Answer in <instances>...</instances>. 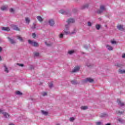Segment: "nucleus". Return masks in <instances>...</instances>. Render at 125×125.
<instances>
[{"instance_id": "nucleus-1", "label": "nucleus", "mask_w": 125, "mask_h": 125, "mask_svg": "<svg viewBox=\"0 0 125 125\" xmlns=\"http://www.w3.org/2000/svg\"><path fill=\"white\" fill-rule=\"evenodd\" d=\"M63 32L65 35H70L72 36V35H75V34H76V29H74L72 30V28L70 27V25L66 24Z\"/></svg>"}, {"instance_id": "nucleus-2", "label": "nucleus", "mask_w": 125, "mask_h": 125, "mask_svg": "<svg viewBox=\"0 0 125 125\" xmlns=\"http://www.w3.org/2000/svg\"><path fill=\"white\" fill-rule=\"evenodd\" d=\"M28 43L33 46H35V47H38L39 46V43L36 42L32 41L31 40H28Z\"/></svg>"}, {"instance_id": "nucleus-3", "label": "nucleus", "mask_w": 125, "mask_h": 125, "mask_svg": "<svg viewBox=\"0 0 125 125\" xmlns=\"http://www.w3.org/2000/svg\"><path fill=\"white\" fill-rule=\"evenodd\" d=\"M106 10V8L105 6L102 5L100 7V10L98 11V13H102L103 11H105Z\"/></svg>"}, {"instance_id": "nucleus-4", "label": "nucleus", "mask_w": 125, "mask_h": 125, "mask_svg": "<svg viewBox=\"0 0 125 125\" xmlns=\"http://www.w3.org/2000/svg\"><path fill=\"white\" fill-rule=\"evenodd\" d=\"M4 118H5V119H9V118L10 117V115H9V114L6 112H3L2 113Z\"/></svg>"}, {"instance_id": "nucleus-5", "label": "nucleus", "mask_w": 125, "mask_h": 125, "mask_svg": "<svg viewBox=\"0 0 125 125\" xmlns=\"http://www.w3.org/2000/svg\"><path fill=\"white\" fill-rule=\"evenodd\" d=\"M76 50L75 49H72L69 50L68 51V54H69V55H72V54H74V53H76Z\"/></svg>"}, {"instance_id": "nucleus-6", "label": "nucleus", "mask_w": 125, "mask_h": 125, "mask_svg": "<svg viewBox=\"0 0 125 125\" xmlns=\"http://www.w3.org/2000/svg\"><path fill=\"white\" fill-rule=\"evenodd\" d=\"M80 70V66H77L74 67L73 70H72V73H76V72H79Z\"/></svg>"}, {"instance_id": "nucleus-7", "label": "nucleus", "mask_w": 125, "mask_h": 125, "mask_svg": "<svg viewBox=\"0 0 125 125\" xmlns=\"http://www.w3.org/2000/svg\"><path fill=\"white\" fill-rule=\"evenodd\" d=\"M75 22V20L74 19H69L67 20V22L68 23V25L71 24L72 23H74Z\"/></svg>"}, {"instance_id": "nucleus-8", "label": "nucleus", "mask_w": 125, "mask_h": 125, "mask_svg": "<svg viewBox=\"0 0 125 125\" xmlns=\"http://www.w3.org/2000/svg\"><path fill=\"white\" fill-rule=\"evenodd\" d=\"M11 27L12 28V29H13V30H16V31H19V28H18V27H17V26L15 25L12 24L11 25Z\"/></svg>"}, {"instance_id": "nucleus-9", "label": "nucleus", "mask_w": 125, "mask_h": 125, "mask_svg": "<svg viewBox=\"0 0 125 125\" xmlns=\"http://www.w3.org/2000/svg\"><path fill=\"white\" fill-rule=\"evenodd\" d=\"M117 28L120 31H124L125 30V28H124V26L122 25H119L117 26Z\"/></svg>"}, {"instance_id": "nucleus-10", "label": "nucleus", "mask_w": 125, "mask_h": 125, "mask_svg": "<svg viewBox=\"0 0 125 125\" xmlns=\"http://www.w3.org/2000/svg\"><path fill=\"white\" fill-rule=\"evenodd\" d=\"M48 22L50 26H53L54 25V21L53 20H49Z\"/></svg>"}, {"instance_id": "nucleus-11", "label": "nucleus", "mask_w": 125, "mask_h": 125, "mask_svg": "<svg viewBox=\"0 0 125 125\" xmlns=\"http://www.w3.org/2000/svg\"><path fill=\"white\" fill-rule=\"evenodd\" d=\"M88 5H89L88 3H86V4H85L84 5H83L81 7V9H84L85 8H87V7H88Z\"/></svg>"}, {"instance_id": "nucleus-12", "label": "nucleus", "mask_w": 125, "mask_h": 125, "mask_svg": "<svg viewBox=\"0 0 125 125\" xmlns=\"http://www.w3.org/2000/svg\"><path fill=\"white\" fill-rule=\"evenodd\" d=\"M1 10L4 11V10H7V5H3L1 7Z\"/></svg>"}, {"instance_id": "nucleus-13", "label": "nucleus", "mask_w": 125, "mask_h": 125, "mask_svg": "<svg viewBox=\"0 0 125 125\" xmlns=\"http://www.w3.org/2000/svg\"><path fill=\"white\" fill-rule=\"evenodd\" d=\"M117 103L120 105V106H124V105H125L124 103L121 102L120 99L117 100Z\"/></svg>"}, {"instance_id": "nucleus-14", "label": "nucleus", "mask_w": 125, "mask_h": 125, "mask_svg": "<svg viewBox=\"0 0 125 125\" xmlns=\"http://www.w3.org/2000/svg\"><path fill=\"white\" fill-rule=\"evenodd\" d=\"M2 31H6V32H9L10 29L9 27H2Z\"/></svg>"}, {"instance_id": "nucleus-15", "label": "nucleus", "mask_w": 125, "mask_h": 125, "mask_svg": "<svg viewBox=\"0 0 125 125\" xmlns=\"http://www.w3.org/2000/svg\"><path fill=\"white\" fill-rule=\"evenodd\" d=\"M25 22L26 24L29 25V24H30V22H31V20H30V18H25Z\"/></svg>"}, {"instance_id": "nucleus-16", "label": "nucleus", "mask_w": 125, "mask_h": 125, "mask_svg": "<svg viewBox=\"0 0 125 125\" xmlns=\"http://www.w3.org/2000/svg\"><path fill=\"white\" fill-rule=\"evenodd\" d=\"M37 19L39 21V22H42L43 19H42V18L41 16H37Z\"/></svg>"}, {"instance_id": "nucleus-17", "label": "nucleus", "mask_w": 125, "mask_h": 125, "mask_svg": "<svg viewBox=\"0 0 125 125\" xmlns=\"http://www.w3.org/2000/svg\"><path fill=\"white\" fill-rule=\"evenodd\" d=\"M106 48L108 49V50H113V49H114L113 47L109 45H106Z\"/></svg>"}, {"instance_id": "nucleus-18", "label": "nucleus", "mask_w": 125, "mask_h": 125, "mask_svg": "<svg viewBox=\"0 0 125 125\" xmlns=\"http://www.w3.org/2000/svg\"><path fill=\"white\" fill-rule=\"evenodd\" d=\"M4 70L6 73H8V72H9V71L8 70V68L6 65H4Z\"/></svg>"}, {"instance_id": "nucleus-19", "label": "nucleus", "mask_w": 125, "mask_h": 125, "mask_svg": "<svg viewBox=\"0 0 125 125\" xmlns=\"http://www.w3.org/2000/svg\"><path fill=\"white\" fill-rule=\"evenodd\" d=\"M42 113V115H44V116H47V115H48V112L45 111H43L42 110L41 111Z\"/></svg>"}, {"instance_id": "nucleus-20", "label": "nucleus", "mask_w": 125, "mask_h": 125, "mask_svg": "<svg viewBox=\"0 0 125 125\" xmlns=\"http://www.w3.org/2000/svg\"><path fill=\"white\" fill-rule=\"evenodd\" d=\"M8 40L9 41V42H11V43H14L15 42V41L13 40V39H11V38L8 37Z\"/></svg>"}, {"instance_id": "nucleus-21", "label": "nucleus", "mask_w": 125, "mask_h": 125, "mask_svg": "<svg viewBox=\"0 0 125 125\" xmlns=\"http://www.w3.org/2000/svg\"><path fill=\"white\" fill-rule=\"evenodd\" d=\"M86 82H89V83H92V82H93V79L91 78H87L86 79Z\"/></svg>"}, {"instance_id": "nucleus-22", "label": "nucleus", "mask_w": 125, "mask_h": 125, "mask_svg": "<svg viewBox=\"0 0 125 125\" xmlns=\"http://www.w3.org/2000/svg\"><path fill=\"white\" fill-rule=\"evenodd\" d=\"M17 38L18 40H19L20 41V42H23V38H22V37H20V36H17Z\"/></svg>"}, {"instance_id": "nucleus-23", "label": "nucleus", "mask_w": 125, "mask_h": 125, "mask_svg": "<svg viewBox=\"0 0 125 125\" xmlns=\"http://www.w3.org/2000/svg\"><path fill=\"white\" fill-rule=\"evenodd\" d=\"M64 37V34L63 33H60L59 35V37L60 38V39H63Z\"/></svg>"}, {"instance_id": "nucleus-24", "label": "nucleus", "mask_w": 125, "mask_h": 125, "mask_svg": "<svg viewBox=\"0 0 125 125\" xmlns=\"http://www.w3.org/2000/svg\"><path fill=\"white\" fill-rule=\"evenodd\" d=\"M100 28H101V25H100V24L96 25V29H97V30H99Z\"/></svg>"}, {"instance_id": "nucleus-25", "label": "nucleus", "mask_w": 125, "mask_h": 125, "mask_svg": "<svg viewBox=\"0 0 125 125\" xmlns=\"http://www.w3.org/2000/svg\"><path fill=\"white\" fill-rule=\"evenodd\" d=\"M96 125H103V123L102 122H96Z\"/></svg>"}, {"instance_id": "nucleus-26", "label": "nucleus", "mask_w": 125, "mask_h": 125, "mask_svg": "<svg viewBox=\"0 0 125 125\" xmlns=\"http://www.w3.org/2000/svg\"><path fill=\"white\" fill-rule=\"evenodd\" d=\"M16 94H17V95H22V92H21L19 91H16Z\"/></svg>"}, {"instance_id": "nucleus-27", "label": "nucleus", "mask_w": 125, "mask_h": 125, "mask_svg": "<svg viewBox=\"0 0 125 125\" xmlns=\"http://www.w3.org/2000/svg\"><path fill=\"white\" fill-rule=\"evenodd\" d=\"M81 110H86L87 109V106H83L81 107Z\"/></svg>"}, {"instance_id": "nucleus-28", "label": "nucleus", "mask_w": 125, "mask_h": 125, "mask_svg": "<svg viewBox=\"0 0 125 125\" xmlns=\"http://www.w3.org/2000/svg\"><path fill=\"white\" fill-rule=\"evenodd\" d=\"M34 56H35L36 57H38V56H40V53H39V52H35Z\"/></svg>"}, {"instance_id": "nucleus-29", "label": "nucleus", "mask_w": 125, "mask_h": 125, "mask_svg": "<svg viewBox=\"0 0 125 125\" xmlns=\"http://www.w3.org/2000/svg\"><path fill=\"white\" fill-rule=\"evenodd\" d=\"M119 73H120V74H125V70H119Z\"/></svg>"}, {"instance_id": "nucleus-30", "label": "nucleus", "mask_w": 125, "mask_h": 125, "mask_svg": "<svg viewBox=\"0 0 125 125\" xmlns=\"http://www.w3.org/2000/svg\"><path fill=\"white\" fill-rule=\"evenodd\" d=\"M118 121L119 122V123H121V124H123V123H124V120L121 118H119L118 119Z\"/></svg>"}, {"instance_id": "nucleus-31", "label": "nucleus", "mask_w": 125, "mask_h": 125, "mask_svg": "<svg viewBox=\"0 0 125 125\" xmlns=\"http://www.w3.org/2000/svg\"><path fill=\"white\" fill-rule=\"evenodd\" d=\"M42 96H46V95H47V93H46L45 92H43L42 93Z\"/></svg>"}, {"instance_id": "nucleus-32", "label": "nucleus", "mask_w": 125, "mask_h": 125, "mask_svg": "<svg viewBox=\"0 0 125 125\" xmlns=\"http://www.w3.org/2000/svg\"><path fill=\"white\" fill-rule=\"evenodd\" d=\"M76 118H75L74 117H71L70 119H69V121L70 122H74V120H75Z\"/></svg>"}, {"instance_id": "nucleus-33", "label": "nucleus", "mask_w": 125, "mask_h": 125, "mask_svg": "<svg viewBox=\"0 0 125 125\" xmlns=\"http://www.w3.org/2000/svg\"><path fill=\"white\" fill-rule=\"evenodd\" d=\"M91 25H92V23L90 22V21L87 22V26L89 27H91Z\"/></svg>"}, {"instance_id": "nucleus-34", "label": "nucleus", "mask_w": 125, "mask_h": 125, "mask_svg": "<svg viewBox=\"0 0 125 125\" xmlns=\"http://www.w3.org/2000/svg\"><path fill=\"white\" fill-rule=\"evenodd\" d=\"M71 83H72V84H77V82L73 80L71 81Z\"/></svg>"}, {"instance_id": "nucleus-35", "label": "nucleus", "mask_w": 125, "mask_h": 125, "mask_svg": "<svg viewBox=\"0 0 125 125\" xmlns=\"http://www.w3.org/2000/svg\"><path fill=\"white\" fill-rule=\"evenodd\" d=\"M17 65H18L20 67H24V64H23L17 63Z\"/></svg>"}, {"instance_id": "nucleus-36", "label": "nucleus", "mask_w": 125, "mask_h": 125, "mask_svg": "<svg viewBox=\"0 0 125 125\" xmlns=\"http://www.w3.org/2000/svg\"><path fill=\"white\" fill-rule=\"evenodd\" d=\"M64 12H65V11L64 10H60V13H61L62 14H63Z\"/></svg>"}, {"instance_id": "nucleus-37", "label": "nucleus", "mask_w": 125, "mask_h": 125, "mask_svg": "<svg viewBox=\"0 0 125 125\" xmlns=\"http://www.w3.org/2000/svg\"><path fill=\"white\" fill-rule=\"evenodd\" d=\"M111 43H112V44H116V43H117V42L115 41H112Z\"/></svg>"}, {"instance_id": "nucleus-38", "label": "nucleus", "mask_w": 125, "mask_h": 125, "mask_svg": "<svg viewBox=\"0 0 125 125\" xmlns=\"http://www.w3.org/2000/svg\"><path fill=\"white\" fill-rule=\"evenodd\" d=\"M10 12H12V13H14V9H10Z\"/></svg>"}, {"instance_id": "nucleus-39", "label": "nucleus", "mask_w": 125, "mask_h": 125, "mask_svg": "<svg viewBox=\"0 0 125 125\" xmlns=\"http://www.w3.org/2000/svg\"><path fill=\"white\" fill-rule=\"evenodd\" d=\"M52 86H53V84H52V83H50L49 84V87L50 88H51V87H52Z\"/></svg>"}, {"instance_id": "nucleus-40", "label": "nucleus", "mask_w": 125, "mask_h": 125, "mask_svg": "<svg viewBox=\"0 0 125 125\" xmlns=\"http://www.w3.org/2000/svg\"><path fill=\"white\" fill-rule=\"evenodd\" d=\"M32 29H36V23H33V26L32 27Z\"/></svg>"}, {"instance_id": "nucleus-41", "label": "nucleus", "mask_w": 125, "mask_h": 125, "mask_svg": "<svg viewBox=\"0 0 125 125\" xmlns=\"http://www.w3.org/2000/svg\"><path fill=\"white\" fill-rule=\"evenodd\" d=\"M36 34H35V33H33L32 34V38H33V39H35V38H36Z\"/></svg>"}, {"instance_id": "nucleus-42", "label": "nucleus", "mask_w": 125, "mask_h": 125, "mask_svg": "<svg viewBox=\"0 0 125 125\" xmlns=\"http://www.w3.org/2000/svg\"><path fill=\"white\" fill-rule=\"evenodd\" d=\"M122 58H125V54L122 55Z\"/></svg>"}, {"instance_id": "nucleus-43", "label": "nucleus", "mask_w": 125, "mask_h": 125, "mask_svg": "<svg viewBox=\"0 0 125 125\" xmlns=\"http://www.w3.org/2000/svg\"><path fill=\"white\" fill-rule=\"evenodd\" d=\"M45 44L46 45H47V46H49V44H47V43L46 42H45Z\"/></svg>"}, {"instance_id": "nucleus-44", "label": "nucleus", "mask_w": 125, "mask_h": 125, "mask_svg": "<svg viewBox=\"0 0 125 125\" xmlns=\"http://www.w3.org/2000/svg\"><path fill=\"white\" fill-rule=\"evenodd\" d=\"M84 48H85V49H87V46H86V45H84Z\"/></svg>"}, {"instance_id": "nucleus-45", "label": "nucleus", "mask_w": 125, "mask_h": 125, "mask_svg": "<svg viewBox=\"0 0 125 125\" xmlns=\"http://www.w3.org/2000/svg\"><path fill=\"white\" fill-rule=\"evenodd\" d=\"M1 50H2V48L0 47V52L1 51Z\"/></svg>"}, {"instance_id": "nucleus-46", "label": "nucleus", "mask_w": 125, "mask_h": 125, "mask_svg": "<svg viewBox=\"0 0 125 125\" xmlns=\"http://www.w3.org/2000/svg\"><path fill=\"white\" fill-rule=\"evenodd\" d=\"M2 109H0V114L2 113Z\"/></svg>"}, {"instance_id": "nucleus-47", "label": "nucleus", "mask_w": 125, "mask_h": 125, "mask_svg": "<svg viewBox=\"0 0 125 125\" xmlns=\"http://www.w3.org/2000/svg\"><path fill=\"white\" fill-rule=\"evenodd\" d=\"M105 125H111L110 123L106 124Z\"/></svg>"}, {"instance_id": "nucleus-48", "label": "nucleus", "mask_w": 125, "mask_h": 125, "mask_svg": "<svg viewBox=\"0 0 125 125\" xmlns=\"http://www.w3.org/2000/svg\"><path fill=\"white\" fill-rule=\"evenodd\" d=\"M119 114H123V112H119Z\"/></svg>"}, {"instance_id": "nucleus-49", "label": "nucleus", "mask_w": 125, "mask_h": 125, "mask_svg": "<svg viewBox=\"0 0 125 125\" xmlns=\"http://www.w3.org/2000/svg\"><path fill=\"white\" fill-rule=\"evenodd\" d=\"M0 61H1V57L0 56Z\"/></svg>"}, {"instance_id": "nucleus-50", "label": "nucleus", "mask_w": 125, "mask_h": 125, "mask_svg": "<svg viewBox=\"0 0 125 125\" xmlns=\"http://www.w3.org/2000/svg\"><path fill=\"white\" fill-rule=\"evenodd\" d=\"M9 125H14L13 124H10Z\"/></svg>"}, {"instance_id": "nucleus-51", "label": "nucleus", "mask_w": 125, "mask_h": 125, "mask_svg": "<svg viewBox=\"0 0 125 125\" xmlns=\"http://www.w3.org/2000/svg\"><path fill=\"white\" fill-rule=\"evenodd\" d=\"M56 125H60V124H57Z\"/></svg>"}, {"instance_id": "nucleus-52", "label": "nucleus", "mask_w": 125, "mask_h": 125, "mask_svg": "<svg viewBox=\"0 0 125 125\" xmlns=\"http://www.w3.org/2000/svg\"><path fill=\"white\" fill-rule=\"evenodd\" d=\"M87 67H89V65H87Z\"/></svg>"}, {"instance_id": "nucleus-53", "label": "nucleus", "mask_w": 125, "mask_h": 125, "mask_svg": "<svg viewBox=\"0 0 125 125\" xmlns=\"http://www.w3.org/2000/svg\"><path fill=\"white\" fill-rule=\"evenodd\" d=\"M118 67H121V65H118Z\"/></svg>"}]
</instances>
